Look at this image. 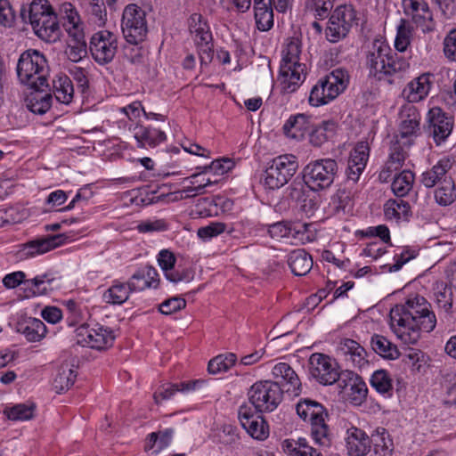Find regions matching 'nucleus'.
I'll return each instance as SVG.
<instances>
[{"label":"nucleus","instance_id":"obj_63","mask_svg":"<svg viewBox=\"0 0 456 456\" xmlns=\"http://www.w3.org/2000/svg\"><path fill=\"white\" fill-rule=\"evenodd\" d=\"M334 212L338 215L346 214L350 211L351 199L346 191H338L332 199Z\"/></svg>","mask_w":456,"mask_h":456},{"label":"nucleus","instance_id":"obj_2","mask_svg":"<svg viewBox=\"0 0 456 456\" xmlns=\"http://www.w3.org/2000/svg\"><path fill=\"white\" fill-rule=\"evenodd\" d=\"M366 59L370 76L388 84L400 81L410 68L409 61L382 40L373 41Z\"/></svg>","mask_w":456,"mask_h":456},{"label":"nucleus","instance_id":"obj_28","mask_svg":"<svg viewBox=\"0 0 456 456\" xmlns=\"http://www.w3.org/2000/svg\"><path fill=\"white\" fill-rule=\"evenodd\" d=\"M452 167V163L449 158L441 159L430 169L422 173L420 182L426 188H433L436 184L450 178L447 174Z\"/></svg>","mask_w":456,"mask_h":456},{"label":"nucleus","instance_id":"obj_6","mask_svg":"<svg viewBox=\"0 0 456 456\" xmlns=\"http://www.w3.org/2000/svg\"><path fill=\"white\" fill-rule=\"evenodd\" d=\"M338 170L332 159H321L308 163L303 170L305 184L314 191L325 190L333 183Z\"/></svg>","mask_w":456,"mask_h":456},{"label":"nucleus","instance_id":"obj_7","mask_svg":"<svg viewBox=\"0 0 456 456\" xmlns=\"http://www.w3.org/2000/svg\"><path fill=\"white\" fill-rule=\"evenodd\" d=\"M121 30L127 44H142L148 34L146 12L134 4L126 5L122 13Z\"/></svg>","mask_w":456,"mask_h":456},{"label":"nucleus","instance_id":"obj_38","mask_svg":"<svg viewBox=\"0 0 456 456\" xmlns=\"http://www.w3.org/2000/svg\"><path fill=\"white\" fill-rule=\"evenodd\" d=\"M373 452L376 456H391L394 449L389 433L384 428L379 427L370 437Z\"/></svg>","mask_w":456,"mask_h":456},{"label":"nucleus","instance_id":"obj_27","mask_svg":"<svg viewBox=\"0 0 456 456\" xmlns=\"http://www.w3.org/2000/svg\"><path fill=\"white\" fill-rule=\"evenodd\" d=\"M338 350L346 357V360L350 361L354 367L362 369L369 363L366 359L367 352L358 342L353 339H342Z\"/></svg>","mask_w":456,"mask_h":456},{"label":"nucleus","instance_id":"obj_30","mask_svg":"<svg viewBox=\"0 0 456 456\" xmlns=\"http://www.w3.org/2000/svg\"><path fill=\"white\" fill-rule=\"evenodd\" d=\"M133 134L139 147H155L167 139V135L163 131L141 125L134 126Z\"/></svg>","mask_w":456,"mask_h":456},{"label":"nucleus","instance_id":"obj_21","mask_svg":"<svg viewBox=\"0 0 456 456\" xmlns=\"http://www.w3.org/2000/svg\"><path fill=\"white\" fill-rule=\"evenodd\" d=\"M433 83L434 75L423 73L408 83L403 94L410 103L419 102L428 95Z\"/></svg>","mask_w":456,"mask_h":456},{"label":"nucleus","instance_id":"obj_43","mask_svg":"<svg viewBox=\"0 0 456 456\" xmlns=\"http://www.w3.org/2000/svg\"><path fill=\"white\" fill-rule=\"evenodd\" d=\"M403 140L397 139L396 142L391 146L389 159L387 161L383 170L380 172V176L387 173H393L394 171L401 168L406 159V151L403 150L404 145Z\"/></svg>","mask_w":456,"mask_h":456},{"label":"nucleus","instance_id":"obj_54","mask_svg":"<svg viewBox=\"0 0 456 456\" xmlns=\"http://www.w3.org/2000/svg\"><path fill=\"white\" fill-rule=\"evenodd\" d=\"M273 26V11L266 0H258V30L268 31Z\"/></svg>","mask_w":456,"mask_h":456},{"label":"nucleus","instance_id":"obj_62","mask_svg":"<svg viewBox=\"0 0 456 456\" xmlns=\"http://www.w3.org/2000/svg\"><path fill=\"white\" fill-rule=\"evenodd\" d=\"M64 306L67 312L69 325H77L83 320V313L77 302L69 299L64 302Z\"/></svg>","mask_w":456,"mask_h":456},{"label":"nucleus","instance_id":"obj_61","mask_svg":"<svg viewBox=\"0 0 456 456\" xmlns=\"http://www.w3.org/2000/svg\"><path fill=\"white\" fill-rule=\"evenodd\" d=\"M186 306V301L180 297H173L159 305V311L165 315L172 314Z\"/></svg>","mask_w":456,"mask_h":456},{"label":"nucleus","instance_id":"obj_56","mask_svg":"<svg viewBox=\"0 0 456 456\" xmlns=\"http://www.w3.org/2000/svg\"><path fill=\"white\" fill-rule=\"evenodd\" d=\"M333 7L331 0H306L305 8L313 12L315 18L323 20L326 18Z\"/></svg>","mask_w":456,"mask_h":456},{"label":"nucleus","instance_id":"obj_47","mask_svg":"<svg viewBox=\"0 0 456 456\" xmlns=\"http://www.w3.org/2000/svg\"><path fill=\"white\" fill-rule=\"evenodd\" d=\"M282 448L289 456H320L315 449L307 444L305 438L287 439L283 441Z\"/></svg>","mask_w":456,"mask_h":456},{"label":"nucleus","instance_id":"obj_16","mask_svg":"<svg viewBox=\"0 0 456 456\" xmlns=\"http://www.w3.org/2000/svg\"><path fill=\"white\" fill-rule=\"evenodd\" d=\"M399 130L397 139L403 140L404 145L410 146L413 137L419 132L420 114L412 104H404L399 112Z\"/></svg>","mask_w":456,"mask_h":456},{"label":"nucleus","instance_id":"obj_10","mask_svg":"<svg viewBox=\"0 0 456 456\" xmlns=\"http://www.w3.org/2000/svg\"><path fill=\"white\" fill-rule=\"evenodd\" d=\"M357 12L352 5L338 6L331 13L326 28V37L330 42L336 43L349 33L354 25L357 24Z\"/></svg>","mask_w":456,"mask_h":456},{"label":"nucleus","instance_id":"obj_45","mask_svg":"<svg viewBox=\"0 0 456 456\" xmlns=\"http://www.w3.org/2000/svg\"><path fill=\"white\" fill-rule=\"evenodd\" d=\"M370 345L373 351L383 358L394 360L400 355L396 346L384 336L374 334L371 337Z\"/></svg>","mask_w":456,"mask_h":456},{"label":"nucleus","instance_id":"obj_9","mask_svg":"<svg viewBox=\"0 0 456 456\" xmlns=\"http://www.w3.org/2000/svg\"><path fill=\"white\" fill-rule=\"evenodd\" d=\"M189 29L197 46L200 65H208L214 57L213 37L203 16L193 13L189 19Z\"/></svg>","mask_w":456,"mask_h":456},{"label":"nucleus","instance_id":"obj_57","mask_svg":"<svg viewBox=\"0 0 456 456\" xmlns=\"http://www.w3.org/2000/svg\"><path fill=\"white\" fill-rule=\"evenodd\" d=\"M369 152L370 148L368 142L361 141L351 151L348 162L365 167L369 159Z\"/></svg>","mask_w":456,"mask_h":456},{"label":"nucleus","instance_id":"obj_25","mask_svg":"<svg viewBox=\"0 0 456 456\" xmlns=\"http://www.w3.org/2000/svg\"><path fill=\"white\" fill-rule=\"evenodd\" d=\"M255 384L250 387L248 402L240 406L238 418L241 427L254 439H256V402L252 394Z\"/></svg>","mask_w":456,"mask_h":456},{"label":"nucleus","instance_id":"obj_33","mask_svg":"<svg viewBox=\"0 0 456 456\" xmlns=\"http://www.w3.org/2000/svg\"><path fill=\"white\" fill-rule=\"evenodd\" d=\"M17 330L21 333L28 342H37L45 338L46 326L41 320L30 317L18 322Z\"/></svg>","mask_w":456,"mask_h":456},{"label":"nucleus","instance_id":"obj_59","mask_svg":"<svg viewBox=\"0 0 456 456\" xmlns=\"http://www.w3.org/2000/svg\"><path fill=\"white\" fill-rule=\"evenodd\" d=\"M71 40L74 44L69 45L66 53L71 61L77 62L81 61L87 53L85 37L81 39L71 38Z\"/></svg>","mask_w":456,"mask_h":456},{"label":"nucleus","instance_id":"obj_39","mask_svg":"<svg viewBox=\"0 0 456 456\" xmlns=\"http://www.w3.org/2000/svg\"><path fill=\"white\" fill-rule=\"evenodd\" d=\"M384 214L387 220H408L411 215L410 204L401 198L388 200L384 205Z\"/></svg>","mask_w":456,"mask_h":456},{"label":"nucleus","instance_id":"obj_40","mask_svg":"<svg viewBox=\"0 0 456 456\" xmlns=\"http://www.w3.org/2000/svg\"><path fill=\"white\" fill-rule=\"evenodd\" d=\"M35 34L45 42H56L60 37V26L57 15H53L32 28Z\"/></svg>","mask_w":456,"mask_h":456},{"label":"nucleus","instance_id":"obj_13","mask_svg":"<svg viewBox=\"0 0 456 456\" xmlns=\"http://www.w3.org/2000/svg\"><path fill=\"white\" fill-rule=\"evenodd\" d=\"M309 371L311 376L324 386L339 382L341 373L330 358L322 354H313L309 359Z\"/></svg>","mask_w":456,"mask_h":456},{"label":"nucleus","instance_id":"obj_22","mask_svg":"<svg viewBox=\"0 0 456 456\" xmlns=\"http://www.w3.org/2000/svg\"><path fill=\"white\" fill-rule=\"evenodd\" d=\"M159 278L157 270L150 265L139 268L129 278L127 286L132 292H140L147 289H157Z\"/></svg>","mask_w":456,"mask_h":456},{"label":"nucleus","instance_id":"obj_50","mask_svg":"<svg viewBox=\"0 0 456 456\" xmlns=\"http://www.w3.org/2000/svg\"><path fill=\"white\" fill-rule=\"evenodd\" d=\"M414 28L411 21L401 19L397 26V33L395 40V47L398 52L403 53L411 44Z\"/></svg>","mask_w":456,"mask_h":456},{"label":"nucleus","instance_id":"obj_18","mask_svg":"<svg viewBox=\"0 0 456 456\" xmlns=\"http://www.w3.org/2000/svg\"><path fill=\"white\" fill-rule=\"evenodd\" d=\"M285 391L278 381L271 379L258 382V412H272L281 403Z\"/></svg>","mask_w":456,"mask_h":456},{"label":"nucleus","instance_id":"obj_11","mask_svg":"<svg viewBox=\"0 0 456 456\" xmlns=\"http://www.w3.org/2000/svg\"><path fill=\"white\" fill-rule=\"evenodd\" d=\"M116 335L114 330L96 323L94 327L82 324L76 330V339L78 345L97 350L112 346Z\"/></svg>","mask_w":456,"mask_h":456},{"label":"nucleus","instance_id":"obj_29","mask_svg":"<svg viewBox=\"0 0 456 456\" xmlns=\"http://www.w3.org/2000/svg\"><path fill=\"white\" fill-rule=\"evenodd\" d=\"M62 240V235L61 234L36 239L23 244L21 252L26 256L44 254L60 246Z\"/></svg>","mask_w":456,"mask_h":456},{"label":"nucleus","instance_id":"obj_48","mask_svg":"<svg viewBox=\"0 0 456 456\" xmlns=\"http://www.w3.org/2000/svg\"><path fill=\"white\" fill-rule=\"evenodd\" d=\"M435 199L440 206H449L456 200V186L454 180L450 177L444 179L435 191Z\"/></svg>","mask_w":456,"mask_h":456},{"label":"nucleus","instance_id":"obj_42","mask_svg":"<svg viewBox=\"0 0 456 456\" xmlns=\"http://www.w3.org/2000/svg\"><path fill=\"white\" fill-rule=\"evenodd\" d=\"M273 163L278 167L283 184H286L296 174L298 168L297 158L292 154L281 155L273 159Z\"/></svg>","mask_w":456,"mask_h":456},{"label":"nucleus","instance_id":"obj_17","mask_svg":"<svg viewBox=\"0 0 456 456\" xmlns=\"http://www.w3.org/2000/svg\"><path fill=\"white\" fill-rule=\"evenodd\" d=\"M339 392L346 395L354 405H361L367 398L368 387L364 380L353 371L341 372L338 384Z\"/></svg>","mask_w":456,"mask_h":456},{"label":"nucleus","instance_id":"obj_53","mask_svg":"<svg viewBox=\"0 0 456 456\" xmlns=\"http://www.w3.org/2000/svg\"><path fill=\"white\" fill-rule=\"evenodd\" d=\"M236 361L237 356L235 354H219L209 361L208 370L211 374L224 372L233 366Z\"/></svg>","mask_w":456,"mask_h":456},{"label":"nucleus","instance_id":"obj_34","mask_svg":"<svg viewBox=\"0 0 456 456\" xmlns=\"http://www.w3.org/2000/svg\"><path fill=\"white\" fill-rule=\"evenodd\" d=\"M26 98L27 108L33 113L43 115L46 113L52 106L53 97L49 93L43 91V88H33Z\"/></svg>","mask_w":456,"mask_h":456},{"label":"nucleus","instance_id":"obj_31","mask_svg":"<svg viewBox=\"0 0 456 456\" xmlns=\"http://www.w3.org/2000/svg\"><path fill=\"white\" fill-rule=\"evenodd\" d=\"M310 224L306 223H295L289 224L286 222H277L268 226L266 232L275 240L289 237H295L297 234L305 233L308 231Z\"/></svg>","mask_w":456,"mask_h":456},{"label":"nucleus","instance_id":"obj_19","mask_svg":"<svg viewBox=\"0 0 456 456\" xmlns=\"http://www.w3.org/2000/svg\"><path fill=\"white\" fill-rule=\"evenodd\" d=\"M273 381L289 394L297 396L301 392V381L296 371L286 362H279L272 368Z\"/></svg>","mask_w":456,"mask_h":456},{"label":"nucleus","instance_id":"obj_46","mask_svg":"<svg viewBox=\"0 0 456 456\" xmlns=\"http://www.w3.org/2000/svg\"><path fill=\"white\" fill-rule=\"evenodd\" d=\"M371 387L385 397H391L393 395V379L386 370H378L373 372L370 379Z\"/></svg>","mask_w":456,"mask_h":456},{"label":"nucleus","instance_id":"obj_3","mask_svg":"<svg viewBox=\"0 0 456 456\" xmlns=\"http://www.w3.org/2000/svg\"><path fill=\"white\" fill-rule=\"evenodd\" d=\"M279 85L282 94L296 92L306 78L307 67L303 61L302 42L298 37H289L281 46Z\"/></svg>","mask_w":456,"mask_h":456},{"label":"nucleus","instance_id":"obj_23","mask_svg":"<svg viewBox=\"0 0 456 456\" xmlns=\"http://www.w3.org/2000/svg\"><path fill=\"white\" fill-rule=\"evenodd\" d=\"M313 127L312 116L298 113L290 116L289 118L283 125L284 134L290 139L296 141H302L310 133Z\"/></svg>","mask_w":456,"mask_h":456},{"label":"nucleus","instance_id":"obj_60","mask_svg":"<svg viewBox=\"0 0 456 456\" xmlns=\"http://www.w3.org/2000/svg\"><path fill=\"white\" fill-rule=\"evenodd\" d=\"M124 47V56L127 61L134 65H141L144 62L145 50L141 44H128Z\"/></svg>","mask_w":456,"mask_h":456},{"label":"nucleus","instance_id":"obj_20","mask_svg":"<svg viewBox=\"0 0 456 456\" xmlns=\"http://www.w3.org/2000/svg\"><path fill=\"white\" fill-rule=\"evenodd\" d=\"M323 86V92L328 100L333 101L343 93L349 83V74L346 69L338 68L319 79Z\"/></svg>","mask_w":456,"mask_h":456},{"label":"nucleus","instance_id":"obj_49","mask_svg":"<svg viewBox=\"0 0 456 456\" xmlns=\"http://www.w3.org/2000/svg\"><path fill=\"white\" fill-rule=\"evenodd\" d=\"M414 173L410 170H403L397 175L391 184L393 192L402 198L409 193L414 183Z\"/></svg>","mask_w":456,"mask_h":456},{"label":"nucleus","instance_id":"obj_55","mask_svg":"<svg viewBox=\"0 0 456 456\" xmlns=\"http://www.w3.org/2000/svg\"><path fill=\"white\" fill-rule=\"evenodd\" d=\"M277 168L276 165L273 163V160L265 168L263 174V184L265 189L277 190L284 185L281 175H280Z\"/></svg>","mask_w":456,"mask_h":456},{"label":"nucleus","instance_id":"obj_41","mask_svg":"<svg viewBox=\"0 0 456 456\" xmlns=\"http://www.w3.org/2000/svg\"><path fill=\"white\" fill-rule=\"evenodd\" d=\"M199 382V380H194L182 382L179 384L163 385L154 393V400L156 403H160L164 400L170 399L176 392H188L194 390Z\"/></svg>","mask_w":456,"mask_h":456},{"label":"nucleus","instance_id":"obj_36","mask_svg":"<svg viewBox=\"0 0 456 456\" xmlns=\"http://www.w3.org/2000/svg\"><path fill=\"white\" fill-rule=\"evenodd\" d=\"M53 94L57 102L69 104L74 96V88L70 78L67 75H57L53 80Z\"/></svg>","mask_w":456,"mask_h":456},{"label":"nucleus","instance_id":"obj_26","mask_svg":"<svg viewBox=\"0 0 456 456\" xmlns=\"http://www.w3.org/2000/svg\"><path fill=\"white\" fill-rule=\"evenodd\" d=\"M63 19V28L70 38L84 37V27L80 16L70 3H64L61 7Z\"/></svg>","mask_w":456,"mask_h":456},{"label":"nucleus","instance_id":"obj_12","mask_svg":"<svg viewBox=\"0 0 456 456\" xmlns=\"http://www.w3.org/2000/svg\"><path fill=\"white\" fill-rule=\"evenodd\" d=\"M118 37L110 30L95 32L90 38L89 50L93 59L100 65L110 63L118 51Z\"/></svg>","mask_w":456,"mask_h":456},{"label":"nucleus","instance_id":"obj_52","mask_svg":"<svg viewBox=\"0 0 456 456\" xmlns=\"http://www.w3.org/2000/svg\"><path fill=\"white\" fill-rule=\"evenodd\" d=\"M36 404L30 403H18L4 410V414L11 420L25 421L31 419L34 417Z\"/></svg>","mask_w":456,"mask_h":456},{"label":"nucleus","instance_id":"obj_37","mask_svg":"<svg viewBox=\"0 0 456 456\" xmlns=\"http://www.w3.org/2000/svg\"><path fill=\"white\" fill-rule=\"evenodd\" d=\"M55 14L48 0H33L28 9V18L32 28Z\"/></svg>","mask_w":456,"mask_h":456},{"label":"nucleus","instance_id":"obj_58","mask_svg":"<svg viewBox=\"0 0 456 456\" xmlns=\"http://www.w3.org/2000/svg\"><path fill=\"white\" fill-rule=\"evenodd\" d=\"M235 163L232 159L222 158L213 160L209 165L197 167L196 169H202L201 172H214L216 175H224L232 170Z\"/></svg>","mask_w":456,"mask_h":456},{"label":"nucleus","instance_id":"obj_32","mask_svg":"<svg viewBox=\"0 0 456 456\" xmlns=\"http://www.w3.org/2000/svg\"><path fill=\"white\" fill-rule=\"evenodd\" d=\"M288 265L294 275L304 276L311 271L313 258L304 248H297L289 253Z\"/></svg>","mask_w":456,"mask_h":456},{"label":"nucleus","instance_id":"obj_14","mask_svg":"<svg viewBox=\"0 0 456 456\" xmlns=\"http://www.w3.org/2000/svg\"><path fill=\"white\" fill-rule=\"evenodd\" d=\"M402 6L404 14L411 17V21L420 28L423 33L436 29L432 11L425 0H402Z\"/></svg>","mask_w":456,"mask_h":456},{"label":"nucleus","instance_id":"obj_4","mask_svg":"<svg viewBox=\"0 0 456 456\" xmlns=\"http://www.w3.org/2000/svg\"><path fill=\"white\" fill-rule=\"evenodd\" d=\"M49 67L45 55L37 50L23 52L17 63L19 80L30 88L48 87Z\"/></svg>","mask_w":456,"mask_h":456},{"label":"nucleus","instance_id":"obj_35","mask_svg":"<svg viewBox=\"0 0 456 456\" xmlns=\"http://www.w3.org/2000/svg\"><path fill=\"white\" fill-rule=\"evenodd\" d=\"M76 378V366L69 362H63L57 370L53 386L57 393H62L74 385Z\"/></svg>","mask_w":456,"mask_h":456},{"label":"nucleus","instance_id":"obj_8","mask_svg":"<svg viewBox=\"0 0 456 456\" xmlns=\"http://www.w3.org/2000/svg\"><path fill=\"white\" fill-rule=\"evenodd\" d=\"M54 281L55 279L51 277L49 273H43L27 280L25 273L21 271L8 273L3 279V284L7 289H14L23 285L27 297L50 294L54 289Z\"/></svg>","mask_w":456,"mask_h":456},{"label":"nucleus","instance_id":"obj_15","mask_svg":"<svg viewBox=\"0 0 456 456\" xmlns=\"http://www.w3.org/2000/svg\"><path fill=\"white\" fill-rule=\"evenodd\" d=\"M428 130L435 143L439 146L452 134L454 121L441 108L434 107L428 113Z\"/></svg>","mask_w":456,"mask_h":456},{"label":"nucleus","instance_id":"obj_44","mask_svg":"<svg viewBox=\"0 0 456 456\" xmlns=\"http://www.w3.org/2000/svg\"><path fill=\"white\" fill-rule=\"evenodd\" d=\"M132 293L127 283L114 281L112 285L104 292L103 299L106 303L111 305H121L125 303Z\"/></svg>","mask_w":456,"mask_h":456},{"label":"nucleus","instance_id":"obj_64","mask_svg":"<svg viewBox=\"0 0 456 456\" xmlns=\"http://www.w3.org/2000/svg\"><path fill=\"white\" fill-rule=\"evenodd\" d=\"M444 53L450 61H456V28L452 29L444 37Z\"/></svg>","mask_w":456,"mask_h":456},{"label":"nucleus","instance_id":"obj_51","mask_svg":"<svg viewBox=\"0 0 456 456\" xmlns=\"http://www.w3.org/2000/svg\"><path fill=\"white\" fill-rule=\"evenodd\" d=\"M434 296L437 306L445 313H450L452 307V289L451 286L441 281L436 282L434 288Z\"/></svg>","mask_w":456,"mask_h":456},{"label":"nucleus","instance_id":"obj_1","mask_svg":"<svg viewBox=\"0 0 456 456\" xmlns=\"http://www.w3.org/2000/svg\"><path fill=\"white\" fill-rule=\"evenodd\" d=\"M436 325V317L431 305L419 295L410 296L404 304L396 305L390 311V326L397 338L407 345H415L420 331L431 332Z\"/></svg>","mask_w":456,"mask_h":456},{"label":"nucleus","instance_id":"obj_24","mask_svg":"<svg viewBox=\"0 0 456 456\" xmlns=\"http://www.w3.org/2000/svg\"><path fill=\"white\" fill-rule=\"evenodd\" d=\"M346 447L349 456H366L370 451L371 441L363 430L351 427L346 431Z\"/></svg>","mask_w":456,"mask_h":456},{"label":"nucleus","instance_id":"obj_5","mask_svg":"<svg viewBox=\"0 0 456 456\" xmlns=\"http://www.w3.org/2000/svg\"><path fill=\"white\" fill-rule=\"evenodd\" d=\"M298 417L311 425L312 436L316 444L323 447L330 444L329 427L326 424L328 412L324 406L313 399L302 398L296 404Z\"/></svg>","mask_w":456,"mask_h":456}]
</instances>
